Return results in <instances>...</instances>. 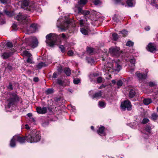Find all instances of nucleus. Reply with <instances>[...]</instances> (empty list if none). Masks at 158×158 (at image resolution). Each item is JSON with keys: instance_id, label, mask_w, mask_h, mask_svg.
<instances>
[{"instance_id": "nucleus-1", "label": "nucleus", "mask_w": 158, "mask_h": 158, "mask_svg": "<svg viewBox=\"0 0 158 158\" xmlns=\"http://www.w3.org/2000/svg\"><path fill=\"white\" fill-rule=\"evenodd\" d=\"M87 0H80L77 4L75 5L74 10L75 12L79 15H83L84 18L87 21L88 19H91L92 13L88 10H83L82 7L87 2Z\"/></svg>"}, {"instance_id": "nucleus-2", "label": "nucleus", "mask_w": 158, "mask_h": 158, "mask_svg": "<svg viewBox=\"0 0 158 158\" xmlns=\"http://www.w3.org/2000/svg\"><path fill=\"white\" fill-rule=\"evenodd\" d=\"M10 98L8 100V102L7 105L6 107L7 111L11 112L15 109L17 102L19 101V97L15 93H10Z\"/></svg>"}, {"instance_id": "nucleus-3", "label": "nucleus", "mask_w": 158, "mask_h": 158, "mask_svg": "<svg viewBox=\"0 0 158 158\" xmlns=\"http://www.w3.org/2000/svg\"><path fill=\"white\" fill-rule=\"evenodd\" d=\"M37 3L33 2H29V0H24L21 4V8L31 12L36 10Z\"/></svg>"}, {"instance_id": "nucleus-4", "label": "nucleus", "mask_w": 158, "mask_h": 158, "mask_svg": "<svg viewBox=\"0 0 158 158\" xmlns=\"http://www.w3.org/2000/svg\"><path fill=\"white\" fill-rule=\"evenodd\" d=\"M46 43L50 47H52L55 44L59 36L55 34L50 33L46 36Z\"/></svg>"}, {"instance_id": "nucleus-5", "label": "nucleus", "mask_w": 158, "mask_h": 158, "mask_svg": "<svg viewBox=\"0 0 158 158\" xmlns=\"http://www.w3.org/2000/svg\"><path fill=\"white\" fill-rule=\"evenodd\" d=\"M15 19L19 21L20 23L26 25V27L28 26V24L30 22L29 17L26 15L21 13H19L15 17Z\"/></svg>"}, {"instance_id": "nucleus-6", "label": "nucleus", "mask_w": 158, "mask_h": 158, "mask_svg": "<svg viewBox=\"0 0 158 158\" xmlns=\"http://www.w3.org/2000/svg\"><path fill=\"white\" fill-rule=\"evenodd\" d=\"M40 135L37 132H31L26 137V141L30 143L37 142L40 139Z\"/></svg>"}, {"instance_id": "nucleus-7", "label": "nucleus", "mask_w": 158, "mask_h": 158, "mask_svg": "<svg viewBox=\"0 0 158 158\" xmlns=\"http://www.w3.org/2000/svg\"><path fill=\"white\" fill-rule=\"evenodd\" d=\"M109 53L112 56L118 57L121 53L120 48L117 47H112L109 48Z\"/></svg>"}, {"instance_id": "nucleus-8", "label": "nucleus", "mask_w": 158, "mask_h": 158, "mask_svg": "<svg viewBox=\"0 0 158 158\" xmlns=\"http://www.w3.org/2000/svg\"><path fill=\"white\" fill-rule=\"evenodd\" d=\"M121 109L123 111L127 110L128 111L131 110V102L129 100H125L121 102Z\"/></svg>"}, {"instance_id": "nucleus-9", "label": "nucleus", "mask_w": 158, "mask_h": 158, "mask_svg": "<svg viewBox=\"0 0 158 158\" xmlns=\"http://www.w3.org/2000/svg\"><path fill=\"white\" fill-rule=\"evenodd\" d=\"M58 22L59 21L58 20L57 26L61 30V31H64L65 30L68 29L70 25V21L69 20L66 21L64 23L60 24H59Z\"/></svg>"}, {"instance_id": "nucleus-10", "label": "nucleus", "mask_w": 158, "mask_h": 158, "mask_svg": "<svg viewBox=\"0 0 158 158\" xmlns=\"http://www.w3.org/2000/svg\"><path fill=\"white\" fill-rule=\"evenodd\" d=\"M135 74L138 78L139 81L140 83L146 82V79L147 78V74L141 73L137 72Z\"/></svg>"}, {"instance_id": "nucleus-11", "label": "nucleus", "mask_w": 158, "mask_h": 158, "mask_svg": "<svg viewBox=\"0 0 158 158\" xmlns=\"http://www.w3.org/2000/svg\"><path fill=\"white\" fill-rule=\"evenodd\" d=\"M119 62L115 61L112 64V69L114 71L118 72L122 69V66L119 63Z\"/></svg>"}, {"instance_id": "nucleus-12", "label": "nucleus", "mask_w": 158, "mask_h": 158, "mask_svg": "<svg viewBox=\"0 0 158 158\" xmlns=\"http://www.w3.org/2000/svg\"><path fill=\"white\" fill-rule=\"evenodd\" d=\"M31 43L29 45L31 47L34 48L36 47L38 43V40L35 37H32L30 39Z\"/></svg>"}, {"instance_id": "nucleus-13", "label": "nucleus", "mask_w": 158, "mask_h": 158, "mask_svg": "<svg viewBox=\"0 0 158 158\" xmlns=\"http://www.w3.org/2000/svg\"><path fill=\"white\" fill-rule=\"evenodd\" d=\"M147 49L149 51L153 52L156 51V47L154 43H150L148 45Z\"/></svg>"}, {"instance_id": "nucleus-14", "label": "nucleus", "mask_w": 158, "mask_h": 158, "mask_svg": "<svg viewBox=\"0 0 158 158\" xmlns=\"http://www.w3.org/2000/svg\"><path fill=\"white\" fill-rule=\"evenodd\" d=\"M37 112L40 114H44L47 113V109L46 107L39 106L36 108Z\"/></svg>"}, {"instance_id": "nucleus-15", "label": "nucleus", "mask_w": 158, "mask_h": 158, "mask_svg": "<svg viewBox=\"0 0 158 158\" xmlns=\"http://www.w3.org/2000/svg\"><path fill=\"white\" fill-rule=\"evenodd\" d=\"M26 136L25 137L23 138L18 135H15L14 136V138L20 143H24L25 140H26Z\"/></svg>"}, {"instance_id": "nucleus-16", "label": "nucleus", "mask_w": 158, "mask_h": 158, "mask_svg": "<svg viewBox=\"0 0 158 158\" xmlns=\"http://www.w3.org/2000/svg\"><path fill=\"white\" fill-rule=\"evenodd\" d=\"M102 92L101 90H99L98 92L95 93L92 96V98L93 99H98L100 98L102 96Z\"/></svg>"}, {"instance_id": "nucleus-17", "label": "nucleus", "mask_w": 158, "mask_h": 158, "mask_svg": "<svg viewBox=\"0 0 158 158\" xmlns=\"http://www.w3.org/2000/svg\"><path fill=\"white\" fill-rule=\"evenodd\" d=\"M105 127L103 126H102L99 128L98 131V133L101 136L106 135V133L104 132Z\"/></svg>"}, {"instance_id": "nucleus-18", "label": "nucleus", "mask_w": 158, "mask_h": 158, "mask_svg": "<svg viewBox=\"0 0 158 158\" xmlns=\"http://www.w3.org/2000/svg\"><path fill=\"white\" fill-rule=\"evenodd\" d=\"M56 81L57 83L60 86L64 87L67 85V84L65 83L64 81L62 80L59 78L57 79Z\"/></svg>"}, {"instance_id": "nucleus-19", "label": "nucleus", "mask_w": 158, "mask_h": 158, "mask_svg": "<svg viewBox=\"0 0 158 158\" xmlns=\"http://www.w3.org/2000/svg\"><path fill=\"white\" fill-rule=\"evenodd\" d=\"M11 55V52H5L2 54V56L3 59H6L9 57Z\"/></svg>"}, {"instance_id": "nucleus-20", "label": "nucleus", "mask_w": 158, "mask_h": 158, "mask_svg": "<svg viewBox=\"0 0 158 158\" xmlns=\"http://www.w3.org/2000/svg\"><path fill=\"white\" fill-rule=\"evenodd\" d=\"M136 94L135 91L134 89H131L130 90L129 92V97L130 98H133Z\"/></svg>"}, {"instance_id": "nucleus-21", "label": "nucleus", "mask_w": 158, "mask_h": 158, "mask_svg": "<svg viewBox=\"0 0 158 158\" xmlns=\"http://www.w3.org/2000/svg\"><path fill=\"white\" fill-rule=\"evenodd\" d=\"M127 3L128 6L130 7L134 6L135 2L134 0H127Z\"/></svg>"}, {"instance_id": "nucleus-22", "label": "nucleus", "mask_w": 158, "mask_h": 158, "mask_svg": "<svg viewBox=\"0 0 158 158\" xmlns=\"http://www.w3.org/2000/svg\"><path fill=\"white\" fill-rule=\"evenodd\" d=\"M152 102V100L151 99L145 98L143 100V103L144 104L146 105H148L151 103Z\"/></svg>"}, {"instance_id": "nucleus-23", "label": "nucleus", "mask_w": 158, "mask_h": 158, "mask_svg": "<svg viewBox=\"0 0 158 158\" xmlns=\"http://www.w3.org/2000/svg\"><path fill=\"white\" fill-rule=\"evenodd\" d=\"M106 105V103L102 101H99L98 103V106L101 108H105Z\"/></svg>"}, {"instance_id": "nucleus-24", "label": "nucleus", "mask_w": 158, "mask_h": 158, "mask_svg": "<svg viewBox=\"0 0 158 158\" xmlns=\"http://www.w3.org/2000/svg\"><path fill=\"white\" fill-rule=\"evenodd\" d=\"M36 67L39 69H41L43 67L46 66V64L45 63L40 62L39 63L36 65Z\"/></svg>"}, {"instance_id": "nucleus-25", "label": "nucleus", "mask_w": 158, "mask_h": 158, "mask_svg": "<svg viewBox=\"0 0 158 158\" xmlns=\"http://www.w3.org/2000/svg\"><path fill=\"white\" fill-rule=\"evenodd\" d=\"M16 140L13 137L11 139L10 143V146L11 147L13 148L15 146V141Z\"/></svg>"}, {"instance_id": "nucleus-26", "label": "nucleus", "mask_w": 158, "mask_h": 158, "mask_svg": "<svg viewBox=\"0 0 158 158\" xmlns=\"http://www.w3.org/2000/svg\"><path fill=\"white\" fill-rule=\"evenodd\" d=\"M64 73L67 76H69L71 74V70L69 68H66L64 69Z\"/></svg>"}, {"instance_id": "nucleus-27", "label": "nucleus", "mask_w": 158, "mask_h": 158, "mask_svg": "<svg viewBox=\"0 0 158 158\" xmlns=\"http://www.w3.org/2000/svg\"><path fill=\"white\" fill-rule=\"evenodd\" d=\"M158 117V116L157 114L153 113L151 115V118L154 121H155L157 119Z\"/></svg>"}, {"instance_id": "nucleus-28", "label": "nucleus", "mask_w": 158, "mask_h": 158, "mask_svg": "<svg viewBox=\"0 0 158 158\" xmlns=\"http://www.w3.org/2000/svg\"><path fill=\"white\" fill-rule=\"evenodd\" d=\"M81 31L82 34L85 35H87L88 33V31L83 27L81 28Z\"/></svg>"}, {"instance_id": "nucleus-29", "label": "nucleus", "mask_w": 158, "mask_h": 158, "mask_svg": "<svg viewBox=\"0 0 158 158\" xmlns=\"http://www.w3.org/2000/svg\"><path fill=\"white\" fill-rule=\"evenodd\" d=\"M53 92V89L52 88L48 89L45 91V94L47 95L52 94Z\"/></svg>"}, {"instance_id": "nucleus-30", "label": "nucleus", "mask_w": 158, "mask_h": 158, "mask_svg": "<svg viewBox=\"0 0 158 158\" xmlns=\"http://www.w3.org/2000/svg\"><path fill=\"white\" fill-rule=\"evenodd\" d=\"M114 1L116 4L120 3L123 5H124L125 0H114Z\"/></svg>"}, {"instance_id": "nucleus-31", "label": "nucleus", "mask_w": 158, "mask_h": 158, "mask_svg": "<svg viewBox=\"0 0 158 158\" xmlns=\"http://www.w3.org/2000/svg\"><path fill=\"white\" fill-rule=\"evenodd\" d=\"M97 81L98 83H100L102 82H104L105 81V79L102 78V77H98L97 79Z\"/></svg>"}, {"instance_id": "nucleus-32", "label": "nucleus", "mask_w": 158, "mask_h": 158, "mask_svg": "<svg viewBox=\"0 0 158 158\" xmlns=\"http://www.w3.org/2000/svg\"><path fill=\"white\" fill-rule=\"evenodd\" d=\"M93 3L95 6H98L100 5L101 2L100 0H94L93 1Z\"/></svg>"}, {"instance_id": "nucleus-33", "label": "nucleus", "mask_w": 158, "mask_h": 158, "mask_svg": "<svg viewBox=\"0 0 158 158\" xmlns=\"http://www.w3.org/2000/svg\"><path fill=\"white\" fill-rule=\"evenodd\" d=\"M118 16L116 15H114V17L112 18V19L114 22L118 23L120 21L119 19L118 18Z\"/></svg>"}, {"instance_id": "nucleus-34", "label": "nucleus", "mask_w": 158, "mask_h": 158, "mask_svg": "<svg viewBox=\"0 0 158 158\" xmlns=\"http://www.w3.org/2000/svg\"><path fill=\"white\" fill-rule=\"evenodd\" d=\"M81 80L78 78H74L73 79V82L75 84H77L80 82Z\"/></svg>"}, {"instance_id": "nucleus-35", "label": "nucleus", "mask_w": 158, "mask_h": 158, "mask_svg": "<svg viewBox=\"0 0 158 158\" xmlns=\"http://www.w3.org/2000/svg\"><path fill=\"white\" fill-rule=\"evenodd\" d=\"M23 54L25 56L28 57H31L32 56V55L27 51H25L23 52Z\"/></svg>"}, {"instance_id": "nucleus-36", "label": "nucleus", "mask_w": 158, "mask_h": 158, "mask_svg": "<svg viewBox=\"0 0 158 158\" xmlns=\"http://www.w3.org/2000/svg\"><path fill=\"white\" fill-rule=\"evenodd\" d=\"M151 129V127L149 125H147L145 127V130L146 131L149 133H150V131Z\"/></svg>"}, {"instance_id": "nucleus-37", "label": "nucleus", "mask_w": 158, "mask_h": 158, "mask_svg": "<svg viewBox=\"0 0 158 158\" xmlns=\"http://www.w3.org/2000/svg\"><path fill=\"white\" fill-rule=\"evenodd\" d=\"M4 12L5 13L9 16L11 17L13 15L12 13L6 10H4Z\"/></svg>"}, {"instance_id": "nucleus-38", "label": "nucleus", "mask_w": 158, "mask_h": 158, "mask_svg": "<svg viewBox=\"0 0 158 158\" xmlns=\"http://www.w3.org/2000/svg\"><path fill=\"white\" fill-rule=\"evenodd\" d=\"M27 61V63H30L31 64H32L34 62L32 60V58L31 56L28 57Z\"/></svg>"}, {"instance_id": "nucleus-39", "label": "nucleus", "mask_w": 158, "mask_h": 158, "mask_svg": "<svg viewBox=\"0 0 158 158\" xmlns=\"http://www.w3.org/2000/svg\"><path fill=\"white\" fill-rule=\"evenodd\" d=\"M87 51L89 53H91L93 52L94 51V49L90 47H87Z\"/></svg>"}, {"instance_id": "nucleus-40", "label": "nucleus", "mask_w": 158, "mask_h": 158, "mask_svg": "<svg viewBox=\"0 0 158 158\" xmlns=\"http://www.w3.org/2000/svg\"><path fill=\"white\" fill-rule=\"evenodd\" d=\"M30 27L34 30H35L37 29V24L35 23L32 24L30 26Z\"/></svg>"}, {"instance_id": "nucleus-41", "label": "nucleus", "mask_w": 158, "mask_h": 158, "mask_svg": "<svg viewBox=\"0 0 158 158\" xmlns=\"http://www.w3.org/2000/svg\"><path fill=\"white\" fill-rule=\"evenodd\" d=\"M126 45L128 46L131 47L133 45L134 43L131 41H129L127 43Z\"/></svg>"}, {"instance_id": "nucleus-42", "label": "nucleus", "mask_w": 158, "mask_h": 158, "mask_svg": "<svg viewBox=\"0 0 158 158\" xmlns=\"http://www.w3.org/2000/svg\"><path fill=\"white\" fill-rule=\"evenodd\" d=\"M112 36L114 40L115 41L116 40L118 39V35L116 33L113 34Z\"/></svg>"}, {"instance_id": "nucleus-43", "label": "nucleus", "mask_w": 158, "mask_h": 158, "mask_svg": "<svg viewBox=\"0 0 158 158\" xmlns=\"http://www.w3.org/2000/svg\"><path fill=\"white\" fill-rule=\"evenodd\" d=\"M149 86L150 87H152L155 86L156 85V83L155 82H149L148 83Z\"/></svg>"}, {"instance_id": "nucleus-44", "label": "nucleus", "mask_w": 158, "mask_h": 158, "mask_svg": "<svg viewBox=\"0 0 158 158\" xmlns=\"http://www.w3.org/2000/svg\"><path fill=\"white\" fill-rule=\"evenodd\" d=\"M149 121V119L147 118H144L143 119L142 123L143 124H145L147 123Z\"/></svg>"}, {"instance_id": "nucleus-45", "label": "nucleus", "mask_w": 158, "mask_h": 158, "mask_svg": "<svg viewBox=\"0 0 158 158\" xmlns=\"http://www.w3.org/2000/svg\"><path fill=\"white\" fill-rule=\"evenodd\" d=\"M123 82L121 80H119L117 83V85L119 87L122 86L123 85Z\"/></svg>"}, {"instance_id": "nucleus-46", "label": "nucleus", "mask_w": 158, "mask_h": 158, "mask_svg": "<svg viewBox=\"0 0 158 158\" xmlns=\"http://www.w3.org/2000/svg\"><path fill=\"white\" fill-rule=\"evenodd\" d=\"M59 48L60 49L62 52L64 53L65 52V48L63 45H60L59 46Z\"/></svg>"}, {"instance_id": "nucleus-47", "label": "nucleus", "mask_w": 158, "mask_h": 158, "mask_svg": "<svg viewBox=\"0 0 158 158\" xmlns=\"http://www.w3.org/2000/svg\"><path fill=\"white\" fill-rule=\"evenodd\" d=\"M7 88L10 90L13 89V86L11 83H9V85L7 86Z\"/></svg>"}, {"instance_id": "nucleus-48", "label": "nucleus", "mask_w": 158, "mask_h": 158, "mask_svg": "<svg viewBox=\"0 0 158 158\" xmlns=\"http://www.w3.org/2000/svg\"><path fill=\"white\" fill-rule=\"evenodd\" d=\"M6 46L9 48H11L13 47V44L11 42H8L6 43Z\"/></svg>"}, {"instance_id": "nucleus-49", "label": "nucleus", "mask_w": 158, "mask_h": 158, "mask_svg": "<svg viewBox=\"0 0 158 158\" xmlns=\"http://www.w3.org/2000/svg\"><path fill=\"white\" fill-rule=\"evenodd\" d=\"M6 68L10 71H11L13 69L12 66L10 64H8Z\"/></svg>"}, {"instance_id": "nucleus-50", "label": "nucleus", "mask_w": 158, "mask_h": 158, "mask_svg": "<svg viewBox=\"0 0 158 158\" xmlns=\"http://www.w3.org/2000/svg\"><path fill=\"white\" fill-rule=\"evenodd\" d=\"M79 20V23L81 26L82 27L83 26L84 23V21L83 19H80Z\"/></svg>"}, {"instance_id": "nucleus-51", "label": "nucleus", "mask_w": 158, "mask_h": 158, "mask_svg": "<svg viewBox=\"0 0 158 158\" xmlns=\"http://www.w3.org/2000/svg\"><path fill=\"white\" fill-rule=\"evenodd\" d=\"M156 0H152V1L151 2V4L152 6H154L155 5V6L157 8V9H158V6L157 5V4H156L155 3V1Z\"/></svg>"}, {"instance_id": "nucleus-52", "label": "nucleus", "mask_w": 158, "mask_h": 158, "mask_svg": "<svg viewBox=\"0 0 158 158\" xmlns=\"http://www.w3.org/2000/svg\"><path fill=\"white\" fill-rule=\"evenodd\" d=\"M130 62L132 64H134L135 63V60L134 58H133L131 59L130 60Z\"/></svg>"}, {"instance_id": "nucleus-53", "label": "nucleus", "mask_w": 158, "mask_h": 158, "mask_svg": "<svg viewBox=\"0 0 158 158\" xmlns=\"http://www.w3.org/2000/svg\"><path fill=\"white\" fill-rule=\"evenodd\" d=\"M9 0H0L1 3L3 4H6L9 2Z\"/></svg>"}, {"instance_id": "nucleus-54", "label": "nucleus", "mask_w": 158, "mask_h": 158, "mask_svg": "<svg viewBox=\"0 0 158 158\" xmlns=\"http://www.w3.org/2000/svg\"><path fill=\"white\" fill-rule=\"evenodd\" d=\"M121 34L123 35L127 34V31L126 30H123V31H120Z\"/></svg>"}, {"instance_id": "nucleus-55", "label": "nucleus", "mask_w": 158, "mask_h": 158, "mask_svg": "<svg viewBox=\"0 0 158 158\" xmlns=\"http://www.w3.org/2000/svg\"><path fill=\"white\" fill-rule=\"evenodd\" d=\"M73 52L72 50H69L68 52V54L69 56L73 55Z\"/></svg>"}, {"instance_id": "nucleus-56", "label": "nucleus", "mask_w": 158, "mask_h": 158, "mask_svg": "<svg viewBox=\"0 0 158 158\" xmlns=\"http://www.w3.org/2000/svg\"><path fill=\"white\" fill-rule=\"evenodd\" d=\"M5 20L3 19H1V17H0V24H3L5 23Z\"/></svg>"}, {"instance_id": "nucleus-57", "label": "nucleus", "mask_w": 158, "mask_h": 158, "mask_svg": "<svg viewBox=\"0 0 158 158\" xmlns=\"http://www.w3.org/2000/svg\"><path fill=\"white\" fill-rule=\"evenodd\" d=\"M12 28L14 30H17V25L15 24H13L12 26Z\"/></svg>"}, {"instance_id": "nucleus-58", "label": "nucleus", "mask_w": 158, "mask_h": 158, "mask_svg": "<svg viewBox=\"0 0 158 158\" xmlns=\"http://www.w3.org/2000/svg\"><path fill=\"white\" fill-rule=\"evenodd\" d=\"M33 81L35 82H37L39 81V79L38 77H35L33 78Z\"/></svg>"}, {"instance_id": "nucleus-59", "label": "nucleus", "mask_w": 158, "mask_h": 158, "mask_svg": "<svg viewBox=\"0 0 158 158\" xmlns=\"http://www.w3.org/2000/svg\"><path fill=\"white\" fill-rule=\"evenodd\" d=\"M57 73H56L55 72L53 74V75L52 76V77L53 78H55L57 77Z\"/></svg>"}, {"instance_id": "nucleus-60", "label": "nucleus", "mask_w": 158, "mask_h": 158, "mask_svg": "<svg viewBox=\"0 0 158 158\" xmlns=\"http://www.w3.org/2000/svg\"><path fill=\"white\" fill-rule=\"evenodd\" d=\"M106 87V85H104L103 84H102L100 86H99L98 88V89H101L103 88H105Z\"/></svg>"}, {"instance_id": "nucleus-61", "label": "nucleus", "mask_w": 158, "mask_h": 158, "mask_svg": "<svg viewBox=\"0 0 158 158\" xmlns=\"http://www.w3.org/2000/svg\"><path fill=\"white\" fill-rule=\"evenodd\" d=\"M143 136L145 138L147 139L148 137V135L146 134H143Z\"/></svg>"}, {"instance_id": "nucleus-62", "label": "nucleus", "mask_w": 158, "mask_h": 158, "mask_svg": "<svg viewBox=\"0 0 158 158\" xmlns=\"http://www.w3.org/2000/svg\"><path fill=\"white\" fill-rule=\"evenodd\" d=\"M145 30L147 31L149 30L150 29V28L149 26H147L145 28Z\"/></svg>"}, {"instance_id": "nucleus-63", "label": "nucleus", "mask_w": 158, "mask_h": 158, "mask_svg": "<svg viewBox=\"0 0 158 158\" xmlns=\"http://www.w3.org/2000/svg\"><path fill=\"white\" fill-rule=\"evenodd\" d=\"M61 37L63 39H65L66 38V36L64 33H63L61 34Z\"/></svg>"}, {"instance_id": "nucleus-64", "label": "nucleus", "mask_w": 158, "mask_h": 158, "mask_svg": "<svg viewBox=\"0 0 158 158\" xmlns=\"http://www.w3.org/2000/svg\"><path fill=\"white\" fill-rule=\"evenodd\" d=\"M47 110H48L50 112H51L52 111V108L50 107H48L47 108Z\"/></svg>"}]
</instances>
